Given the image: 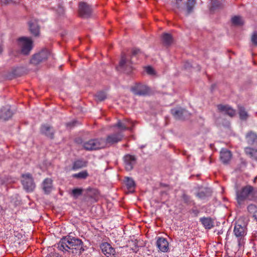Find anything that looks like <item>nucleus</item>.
Returning a JSON list of instances; mask_svg holds the SVG:
<instances>
[{
    "label": "nucleus",
    "mask_w": 257,
    "mask_h": 257,
    "mask_svg": "<svg viewBox=\"0 0 257 257\" xmlns=\"http://www.w3.org/2000/svg\"><path fill=\"white\" fill-rule=\"evenodd\" d=\"M82 243L81 240L68 236L62 238L56 247L63 252L68 251L74 253L76 250H79L80 252L84 250L82 249Z\"/></svg>",
    "instance_id": "obj_1"
},
{
    "label": "nucleus",
    "mask_w": 257,
    "mask_h": 257,
    "mask_svg": "<svg viewBox=\"0 0 257 257\" xmlns=\"http://www.w3.org/2000/svg\"><path fill=\"white\" fill-rule=\"evenodd\" d=\"M253 188L246 185L236 190V199L239 205L242 204L246 200H250L253 196Z\"/></svg>",
    "instance_id": "obj_2"
},
{
    "label": "nucleus",
    "mask_w": 257,
    "mask_h": 257,
    "mask_svg": "<svg viewBox=\"0 0 257 257\" xmlns=\"http://www.w3.org/2000/svg\"><path fill=\"white\" fill-rule=\"evenodd\" d=\"M83 147L87 151L96 150L105 147L102 138L90 139L83 143Z\"/></svg>",
    "instance_id": "obj_3"
},
{
    "label": "nucleus",
    "mask_w": 257,
    "mask_h": 257,
    "mask_svg": "<svg viewBox=\"0 0 257 257\" xmlns=\"http://www.w3.org/2000/svg\"><path fill=\"white\" fill-rule=\"evenodd\" d=\"M18 45L23 54L27 55L32 49V41L31 38L21 37L18 40Z\"/></svg>",
    "instance_id": "obj_4"
},
{
    "label": "nucleus",
    "mask_w": 257,
    "mask_h": 257,
    "mask_svg": "<svg viewBox=\"0 0 257 257\" xmlns=\"http://www.w3.org/2000/svg\"><path fill=\"white\" fill-rule=\"evenodd\" d=\"M117 68L126 73H130L133 70V64L130 58L125 55H122Z\"/></svg>",
    "instance_id": "obj_5"
},
{
    "label": "nucleus",
    "mask_w": 257,
    "mask_h": 257,
    "mask_svg": "<svg viewBox=\"0 0 257 257\" xmlns=\"http://www.w3.org/2000/svg\"><path fill=\"white\" fill-rule=\"evenodd\" d=\"M21 180L24 189L27 192H32L35 188V185L32 175L29 174H23Z\"/></svg>",
    "instance_id": "obj_6"
},
{
    "label": "nucleus",
    "mask_w": 257,
    "mask_h": 257,
    "mask_svg": "<svg viewBox=\"0 0 257 257\" xmlns=\"http://www.w3.org/2000/svg\"><path fill=\"white\" fill-rule=\"evenodd\" d=\"M51 55L50 51L47 49H44L39 53L34 55L31 60V62L35 65L46 60Z\"/></svg>",
    "instance_id": "obj_7"
},
{
    "label": "nucleus",
    "mask_w": 257,
    "mask_h": 257,
    "mask_svg": "<svg viewBox=\"0 0 257 257\" xmlns=\"http://www.w3.org/2000/svg\"><path fill=\"white\" fill-rule=\"evenodd\" d=\"M102 252L107 257H119L118 254L110 244L107 242H103L100 245Z\"/></svg>",
    "instance_id": "obj_8"
},
{
    "label": "nucleus",
    "mask_w": 257,
    "mask_h": 257,
    "mask_svg": "<svg viewBox=\"0 0 257 257\" xmlns=\"http://www.w3.org/2000/svg\"><path fill=\"white\" fill-rule=\"evenodd\" d=\"M122 138L123 135L120 132L108 135L105 140L103 139V141L105 143V147L117 143L120 141Z\"/></svg>",
    "instance_id": "obj_9"
},
{
    "label": "nucleus",
    "mask_w": 257,
    "mask_h": 257,
    "mask_svg": "<svg viewBox=\"0 0 257 257\" xmlns=\"http://www.w3.org/2000/svg\"><path fill=\"white\" fill-rule=\"evenodd\" d=\"M91 7L85 3L81 2L79 5V14L80 16L84 18L89 17L92 13Z\"/></svg>",
    "instance_id": "obj_10"
},
{
    "label": "nucleus",
    "mask_w": 257,
    "mask_h": 257,
    "mask_svg": "<svg viewBox=\"0 0 257 257\" xmlns=\"http://www.w3.org/2000/svg\"><path fill=\"white\" fill-rule=\"evenodd\" d=\"M131 89L135 94L138 95H145L150 92V89L148 87L141 84H136Z\"/></svg>",
    "instance_id": "obj_11"
},
{
    "label": "nucleus",
    "mask_w": 257,
    "mask_h": 257,
    "mask_svg": "<svg viewBox=\"0 0 257 257\" xmlns=\"http://www.w3.org/2000/svg\"><path fill=\"white\" fill-rule=\"evenodd\" d=\"M233 232L234 235L238 238V244H241V240L242 238L246 234V228L244 225L242 226L239 224H236L235 225Z\"/></svg>",
    "instance_id": "obj_12"
},
{
    "label": "nucleus",
    "mask_w": 257,
    "mask_h": 257,
    "mask_svg": "<svg viewBox=\"0 0 257 257\" xmlns=\"http://www.w3.org/2000/svg\"><path fill=\"white\" fill-rule=\"evenodd\" d=\"M134 125V122L128 119H125L122 121L119 120L116 124L114 125L120 131H125L126 130H131Z\"/></svg>",
    "instance_id": "obj_13"
},
{
    "label": "nucleus",
    "mask_w": 257,
    "mask_h": 257,
    "mask_svg": "<svg viewBox=\"0 0 257 257\" xmlns=\"http://www.w3.org/2000/svg\"><path fill=\"white\" fill-rule=\"evenodd\" d=\"M156 245L161 252H167L169 250V242L165 238L158 237L156 241Z\"/></svg>",
    "instance_id": "obj_14"
},
{
    "label": "nucleus",
    "mask_w": 257,
    "mask_h": 257,
    "mask_svg": "<svg viewBox=\"0 0 257 257\" xmlns=\"http://www.w3.org/2000/svg\"><path fill=\"white\" fill-rule=\"evenodd\" d=\"M124 163L125 169L127 171H131L133 169L134 165L136 164V158L132 155H125L124 157Z\"/></svg>",
    "instance_id": "obj_15"
},
{
    "label": "nucleus",
    "mask_w": 257,
    "mask_h": 257,
    "mask_svg": "<svg viewBox=\"0 0 257 257\" xmlns=\"http://www.w3.org/2000/svg\"><path fill=\"white\" fill-rule=\"evenodd\" d=\"M218 110L224 114H228L230 116H233L235 114V111L228 105H218Z\"/></svg>",
    "instance_id": "obj_16"
},
{
    "label": "nucleus",
    "mask_w": 257,
    "mask_h": 257,
    "mask_svg": "<svg viewBox=\"0 0 257 257\" xmlns=\"http://www.w3.org/2000/svg\"><path fill=\"white\" fill-rule=\"evenodd\" d=\"M171 113L177 119H183L188 114V111L181 108L171 109Z\"/></svg>",
    "instance_id": "obj_17"
},
{
    "label": "nucleus",
    "mask_w": 257,
    "mask_h": 257,
    "mask_svg": "<svg viewBox=\"0 0 257 257\" xmlns=\"http://www.w3.org/2000/svg\"><path fill=\"white\" fill-rule=\"evenodd\" d=\"M13 115L9 106H6L0 110V118L4 120H8Z\"/></svg>",
    "instance_id": "obj_18"
},
{
    "label": "nucleus",
    "mask_w": 257,
    "mask_h": 257,
    "mask_svg": "<svg viewBox=\"0 0 257 257\" xmlns=\"http://www.w3.org/2000/svg\"><path fill=\"white\" fill-rule=\"evenodd\" d=\"M41 132L47 137L52 139L53 138L54 131L53 128L48 124L42 125L41 128Z\"/></svg>",
    "instance_id": "obj_19"
},
{
    "label": "nucleus",
    "mask_w": 257,
    "mask_h": 257,
    "mask_svg": "<svg viewBox=\"0 0 257 257\" xmlns=\"http://www.w3.org/2000/svg\"><path fill=\"white\" fill-rule=\"evenodd\" d=\"M42 187L45 193H49L53 188L52 179L50 178L45 179L43 182Z\"/></svg>",
    "instance_id": "obj_20"
},
{
    "label": "nucleus",
    "mask_w": 257,
    "mask_h": 257,
    "mask_svg": "<svg viewBox=\"0 0 257 257\" xmlns=\"http://www.w3.org/2000/svg\"><path fill=\"white\" fill-rule=\"evenodd\" d=\"M231 158V154L230 151L223 149L220 151V159L223 163H228Z\"/></svg>",
    "instance_id": "obj_21"
},
{
    "label": "nucleus",
    "mask_w": 257,
    "mask_h": 257,
    "mask_svg": "<svg viewBox=\"0 0 257 257\" xmlns=\"http://www.w3.org/2000/svg\"><path fill=\"white\" fill-rule=\"evenodd\" d=\"M87 162L82 160V159H78L75 160L73 163V165L72 167V170L74 171H76L81 169L83 167H85L87 166Z\"/></svg>",
    "instance_id": "obj_22"
},
{
    "label": "nucleus",
    "mask_w": 257,
    "mask_h": 257,
    "mask_svg": "<svg viewBox=\"0 0 257 257\" xmlns=\"http://www.w3.org/2000/svg\"><path fill=\"white\" fill-rule=\"evenodd\" d=\"M200 221L206 229H211L213 226V221L210 217L201 218Z\"/></svg>",
    "instance_id": "obj_23"
},
{
    "label": "nucleus",
    "mask_w": 257,
    "mask_h": 257,
    "mask_svg": "<svg viewBox=\"0 0 257 257\" xmlns=\"http://www.w3.org/2000/svg\"><path fill=\"white\" fill-rule=\"evenodd\" d=\"M246 140L249 144H257V136L254 133L250 132L246 135Z\"/></svg>",
    "instance_id": "obj_24"
},
{
    "label": "nucleus",
    "mask_w": 257,
    "mask_h": 257,
    "mask_svg": "<svg viewBox=\"0 0 257 257\" xmlns=\"http://www.w3.org/2000/svg\"><path fill=\"white\" fill-rule=\"evenodd\" d=\"M29 25L31 33L36 36H38L39 33V28L38 26L37 22H35L34 23H32L31 22H30L29 23Z\"/></svg>",
    "instance_id": "obj_25"
},
{
    "label": "nucleus",
    "mask_w": 257,
    "mask_h": 257,
    "mask_svg": "<svg viewBox=\"0 0 257 257\" xmlns=\"http://www.w3.org/2000/svg\"><path fill=\"white\" fill-rule=\"evenodd\" d=\"M245 152L250 158L257 161V149L247 147L245 148Z\"/></svg>",
    "instance_id": "obj_26"
},
{
    "label": "nucleus",
    "mask_w": 257,
    "mask_h": 257,
    "mask_svg": "<svg viewBox=\"0 0 257 257\" xmlns=\"http://www.w3.org/2000/svg\"><path fill=\"white\" fill-rule=\"evenodd\" d=\"M124 182L130 191L133 192L135 187V183L134 180L131 178L126 177Z\"/></svg>",
    "instance_id": "obj_27"
},
{
    "label": "nucleus",
    "mask_w": 257,
    "mask_h": 257,
    "mask_svg": "<svg viewBox=\"0 0 257 257\" xmlns=\"http://www.w3.org/2000/svg\"><path fill=\"white\" fill-rule=\"evenodd\" d=\"M72 176L74 178L85 179L88 176V173L87 171L84 170L78 173L74 174Z\"/></svg>",
    "instance_id": "obj_28"
},
{
    "label": "nucleus",
    "mask_w": 257,
    "mask_h": 257,
    "mask_svg": "<svg viewBox=\"0 0 257 257\" xmlns=\"http://www.w3.org/2000/svg\"><path fill=\"white\" fill-rule=\"evenodd\" d=\"M238 111L239 117L241 119L246 120L248 118V114L243 107L238 106Z\"/></svg>",
    "instance_id": "obj_29"
},
{
    "label": "nucleus",
    "mask_w": 257,
    "mask_h": 257,
    "mask_svg": "<svg viewBox=\"0 0 257 257\" xmlns=\"http://www.w3.org/2000/svg\"><path fill=\"white\" fill-rule=\"evenodd\" d=\"M162 41L165 45H170L173 41L172 36L168 33H164L162 35Z\"/></svg>",
    "instance_id": "obj_30"
},
{
    "label": "nucleus",
    "mask_w": 257,
    "mask_h": 257,
    "mask_svg": "<svg viewBox=\"0 0 257 257\" xmlns=\"http://www.w3.org/2000/svg\"><path fill=\"white\" fill-rule=\"evenodd\" d=\"M232 23L235 26H241L243 24L242 18L240 16H234L231 19Z\"/></svg>",
    "instance_id": "obj_31"
},
{
    "label": "nucleus",
    "mask_w": 257,
    "mask_h": 257,
    "mask_svg": "<svg viewBox=\"0 0 257 257\" xmlns=\"http://www.w3.org/2000/svg\"><path fill=\"white\" fill-rule=\"evenodd\" d=\"M248 212L252 215L257 212V206L253 204L248 205L247 207Z\"/></svg>",
    "instance_id": "obj_32"
},
{
    "label": "nucleus",
    "mask_w": 257,
    "mask_h": 257,
    "mask_svg": "<svg viewBox=\"0 0 257 257\" xmlns=\"http://www.w3.org/2000/svg\"><path fill=\"white\" fill-rule=\"evenodd\" d=\"M82 192L83 189L81 188H75L72 190V195L73 197L77 198L82 194Z\"/></svg>",
    "instance_id": "obj_33"
},
{
    "label": "nucleus",
    "mask_w": 257,
    "mask_h": 257,
    "mask_svg": "<svg viewBox=\"0 0 257 257\" xmlns=\"http://www.w3.org/2000/svg\"><path fill=\"white\" fill-rule=\"evenodd\" d=\"M96 99L99 101H102L106 97V95L104 92H99L95 95Z\"/></svg>",
    "instance_id": "obj_34"
},
{
    "label": "nucleus",
    "mask_w": 257,
    "mask_h": 257,
    "mask_svg": "<svg viewBox=\"0 0 257 257\" xmlns=\"http://www.w3.org/2000/svg\"><path fill=\"white\" fill-rule=\"evenodd\" d=\"M0 2L2 5L17 4L19 3V0H0Z\"/></svg>",
    "instance_id": "obj_35"
},
{
    "label": "nucleus",
    "mask_w": 257,
    "mask_h": 257,
    "mask_svg": "<svg viewBox=\"0 0 257 257\" xmlns=\"http://www.w3.org/2000/svg\"><path fill=\"white\" fill-rule=\"evenodd\" d=\"M145 71L149 75H153L155 74L154 69L151 66L146 67Z\"/></svg>",
    "instance_id": "obj_36"
},
{
    "label": "nucleus",
    "mask_w": 257,
    "mask_h": 257,
    "mask_svg": "<svg viewBox=\"0 0 257 257\" xmlns=\"http://www.w3.org/2000/svg\"><path fill=\"white\" fill-rule=\"evenodd\" d=\"M251 40L254 45H257V32H255L252 34Z\"/></svg>",
    "instance_id": "obj_37"
},
{
    "label": "nucleus",
    "mask_w": 257,
    "mask_h": 257,
    "mask_svg": "<svg viewBox=\"0 0 257 257\" xmlns=\"http://www.w3.org/2000/svg\"><path fill=\"white\" fill-rule=\"evenodd\" d=\"M195 4L188 3L187 5V11L188 14H190L193 10Z\"/></svg>",
    "instance_id": "obj_38"
},
{
    "label": "nucleus",
    "mask_w": 257,
    "mask_h": 257,
    "mask_svg": "<svg viewBox=\"0 0 257 257\" xmlns=\"http://www.w3.org/2000/svg\"><path fill=\"white\" fill-rule=\"evenodd\" d=\"M182 1L183 0H175V7L177 9H180Z\"/></svg>",
    "instance_id": "obj_39"
},
{
    "label": "nucleus",
    "mask_w": 257,
    "mask_h": 257,
    "mask_svg": "<svg viewBox=\"0 0 257 257\" xmlns=\"http://www.w3.org/2000/svg\"><path fill=\"white\" fill-rule=\"evenodd\" d=\"M140 52V50L138 49H135L133 50V55H135L138 54Z\"/></svg>",
    "instance_id": "obj_40"
},
{
    "label": "nucleus",
    "mask_w": 257,
    "mask_h": 257,
    "mask_svg": "<svg viewBox=\"0 0 257 257\" xmlns=\"http://www.w3.org/2000/svg\"><path fill=\"white\" fill-rule=\"evenodd\" d=\"M188 3L195 4L196 0H188Z\"/></svg>",
    "instance_id": "obj_41"
},
{
    "label": "nucleus",
    "mask_w": 257,
    "mask_h": 257,
    "mask_svg": "<svg viewBox=\"0 0 257 257\" xmlns=\"http://www.w3.org/2000/svg\"><path fill=\"white\" fill-rule=\"evenodd\" d=\"M5 183V181L3 179L0 178V185L4 184Z\"/></svg>",
    "instance_id": "obj_42"
},
{
    "label": "nucleus",
    "mask_w": 257,
    "mask_h": 257,
    "mask_svg": "<svg viewBox=\"0 0 257 257\" xmlns=\"http://www.w3.org/2000/svg\"><path fill=\"white\" fill-rule=\"evenodd\" d=\"M253 217L257 221V212L254 213L253 215H252Z\"/></svg>",
    "instance_id": "obj_43"
},
{
    "label": "nucleus",
    "mask_w": 257,
    "mask_h": 257,
    "mask_svg": "<svg viewBox=\"0 0 257 257\" xmlns=\"http://www.w3.org/2000/svg\"><path fill=\"white\" fill-rule=\"evenodd\" d=\"M3 51V47L2 45H0V54H2Z\"/></svg>",
    "instance_id": "obj_44"
},
{
    "label": "nucleus",
    "mask_w": 257,
    "mask_h": 257,
    "mask_svg": "<svg viewBox=\"0 0 257 257\" xmlns=\"http://www.w3.org/2000/svg\"><path fill=\"white\" fill-rule=\"evenodd\" d=\"M3 208L1 206H0V214L3 212Z\"/></svg>",
    "instance_id": "obj_45"
},
{
    "label": "nucleus",
    "mask_w": 257,
    "mask_h": 257,
    "mask_svg": "<svg viewBox=\"0 0 257 257\" xmlns=\"http://www.w3.org/2000/svg\"><path fill=\"white\" fill-rule=\"evenodd\" d=\"M224 257H240V256H228V255H226V256H225Z\"/></svg>",
    "instance_id": "obj_46"
},
{
    "label": "nucleus",
    "mask_w": 257,
    "mask_h": 257,
    "mask_svg": "<svg viewBox=\"0 0 257 257\" xmlns=\"http://www.w3.org/2000/svg\"><path fill=\"white\" fill-rule=\"evenodd\" d=\"M71 125V123H67V126H68V125Z\"/></svg>",
    "instance_id": "obj_47"
},
{
    "label": "nucleus",
    "mask_w": 257,
    "mask_h": 257,
    "mask_svg": "<svg viewBox=\"0 0 257 257\" xmlns=\"http://www.w3.org/2000/svg\"><path fill=\"white\" fill-rule=\"evenodd\" d=\"M256 178H257V177H256L255 178H254V180H256Z\"/></svg>",
    "instance_id": "obj_48"
}]
</instances>
